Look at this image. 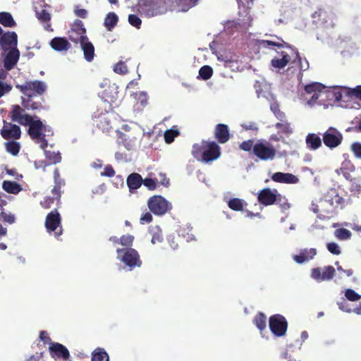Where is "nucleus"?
<instances>
[{
	"mask_svg": "<svg viewBox=\"0 0 361 361\" xmlns=\"http://www.w3.org/2000/svg\"><path fill=\"white\" fill-rule=\"evenodd\" d=\"M114 71L116 73L124 75L128 72V69L124 62L119 61L114 66Z\"/></svg>",
	"mask_w": 361,
	"mask_h": 361,
	"instance_id": "obj_53",
	"label": "nucleus"
},
{
	"mask_svg": "<svg viewBox=\"0 0 361 361\" xmlns=\"http://www.w3.org/2000/svg\"><path fill=\"white\" fill-rule=\"evenodd\" d=\"M44 151L47 159L49 161V164H56L61 162V157L59 152L46 150V148L44 149ZM47 166V164H45V166Z\"/></svg>",
	"mask_w": 361,
	"mask_h": 361,
	"instance_id": "obj_42",
	"label": "nucleus"
},
{
	"mask_svg": "<svg viewBox=\"0 0 361 361\" xmlns=\"http://www.w3.org/2000/svg\"><path fill=\"white\" fill-rule=\"evenodd\" d=\"M343 140V134L334 127L329 128L322 135V141L324 145L331 149L338 147Z\"/></svg>",
	"mask_w": 361,
	"mask_h": 361,
	"instance_id": "obj_11",
	"label": "nucleus"
},
{
	"mask_svg": "<svg viewBox=\"0 0 361 361\" xmlns=\"http://www.w3.org/2000/svg\"><path fill=\"white\" fill-rule=\"evenodd\" d=\"M128 23L130 25L137 29H140L142 25V20L135 14H130L128 18Z\"/></svg>",
	"mask_w": 361,
	"mask_h": 361,
	"instance_id": "obj_49",
	"label": "nucleus"
},
{
	"mask_svg": "<svg viewBox=\"0 0 361 361\" xmlns=\"http://www.w3.org/2000/svg\"><path fill=\"white\" fill-rule=\"evenodd\" d=\"M50 355L55 360L62 358L67 360L70 357L68 350L59 343L53 342L49 347Z\"/></svg>",
	"mask_w": 361,
	"mask_h": 361,
	"instance_id": "obj_18",
	"label": "nucleus"
},
{
	"mask_svg": "<svg viewBox=\"0 0 361 361\" xmlns=\"http://www.w3.org/2000/svg\"><path fill=\"white\" fill-rule=\"evenodd\" d=\"M29 126L27 133L30 138L36 143L39 144L42 149L47 148L48 142L45 139V132L47 131V127L42 123L39 119L34 120V117H31V121L27 124Z\"/></svg>",
	"mask_w": 361,
	"mask_h": 361,
	"instance_id": "obj_4",
	"label": "nucleus"
},
{
	"mask_svg": "<svg viewBox=\"0 0 361 361\" xmlns=\"http://www.w3.org/2000/svg\"><path fill=\"white\" fill-rule=\"evenodd\" d=\"M80 44L83 51L85 59L88 62H91L94 57V47L93 44L89 41V39L81 42Z\"/></svg>",
	"mask_w": 361,
	"mask_h": 361,
	"instance_id": "obj_30",
	"label": "nucleus"
},
{
	"mask_svg": "<svg viewBox=\"0 0 361 361\" xmlns=\"http://www.w3.org/2000/svg\"><path fill=\"white\" fill-rule=\"evenodd\" d=\"M173 0H139L133 10L142 16L153 17L167 12Z\"/></svg>",
	"mask_w": 361,
	"mask_h": 361,
	"instance_id": "obj_1",
	"label": "nucleus"
},
{
	"mask_svg": "<svg viewBox=\"0 0 361 361\" xmlns=\"http://www.w3.org/2000/svg\"><path fill=\"white\" fill-rule=\"evenodd\" d=\"M33 97H27V98H22V106L27 110H42L44 109V106L41 102H35L32 99Z\"/></svg>",
	"mask_w": 361,
	"mask_h": 361,
	"instance_id": "obj_32",
	"label": "nucleus"
},
{
	"mask_svg": "<svg viewBox=\"0 0 361 361\" xmlns=\"http://www.w3.org/2000/svg\"><path fill=\"white\" fill-rule=\"evenodd\" d=\"M118 22V16L114 12H109L104 18V25L108 31H112Z\"/></svg>",
	"mask_w": 361,
	"mask_h": 361,
	"instance_id": "obj_35",
	"label": "nucleus"
},
{
	"mask_svg": "<svg viewBox=\"0 0 361 361\" xmlns=\"http://www.w3.org/2000/svg\"><path fill=\"white\" fill-rule=\"evenodd\" d=\"M350 149L357 158L361 159V143L357 142H353L351 145Z\"/></svg>",
	"mask_w": 361,
	"mask_h": 361,
	"instance_id": "obj_61",
	"label": "nucleus"
},
{
	"mask_svg": "<svg viewBox=\"0 0 361 361\" xmlns=\"http://www.w3.org/2000/svg\"><path fill=\"white\" fill-rule=\"evenodd\" d=\"M221 148L214 141L202 140L192 145V154L197 160L208 163L216 160L221 156Z\"/></svg>",
	"mask_w": 361,
	"mask_h": 361,
	"instance_id": "obj_2",
	"label": "nucleus"
},
{
	"mask_svg": "<svg viewBox=\"0 0 361 361\" xmlns=\"http://www.w3.org/2000/svg\"><path fill=\"white\" fill-rule=\"evenodd\" d=\"M56 200L54 197H47L44 199L43 201L41 202V205L45 208H50L51 206L54 203V201Z\"/></svg>",
	"mask_w": 361,
	"mask_h": 361,
	"instance_id": "obj_63",
	"label": "nucleus"
},
{
	"mask_svg": "<svg viewBox=\"0 0 361 361\" xmlns=\"http://www.w3.org/2000/svg\"><path fill=\"white\" fill-rule=\"evenodd\" d=\"M134 241V236L130 234L123 235L120 238V244L123 246L130 247Z\"/></svg>",
	"mask_w": 361,
	"mask_h": 361,
	"instance_id": "obj_50",
	"label": "nucleus"
},
{
	"mask_svg": "<svg viewBox=\"0 0 361 361\" xmlns=\"http://www.w3.org/2000/svg\"><path fill=\"white\" fill-rule=\"evenodd\" d=\"M252 154L262 161L273 160L276 155L274 147L266 140H258L254 145Z\"/></svg>",
	"mask_w": 361,
	"mask_h": 361,
	"instance_id": "obj_6",
	"label": "nucleus"
},
{
	"mask_svg": "<svg viewBox=\"0 0 361 361\" xmlns=\"http://www.w3.org/2000/svg\"><path fill=\"white\" fill-rule=\"evenodd\" d=\"M91 361H109V355L104 349L98 348L92 353Z\"/></svg>",
	"mask_w": 361,
	"mask_h": 361,
	"instance_id": "obj_44",
	"label": "nucleus"
},
{
	"mask_svg": "<svg viewBox=\"0 0 361 361\" xmlns=\"http://www.w3.org/2000/svg\"><path fill=\"white\" fill-rule=\"evenodd\" d=\"M152 219L153 218L151 213L149 212H147L141 216L140 223L141 224H149L152 221Z\"/></svg>",
	"mask_w": 361,
	"mask_h": 361,
	"instance_id": "obj_64",
	"label": "nucleus"
},
{
	"mask_svg": "<svg viewBox=\"0 0 361 361\" xmlns=\"http://www.w3.org/2000/svg\"><path fill=\"white\" fill-rule=\"evenodd\" d=\"M111 117L108 113L100 114L96 120L97 127L103 132H109L112 129Z\"/></svg>",
	"mask_w": 361,
	"mask_h": 361,
	"instance_id": "obj_25",
	"label": "nucleus"
},
{
	"mask_svg": "<svg viewBox=\"0 0 361 361\" xmlns=\"http://www.w3.org/2000/svg\"><path fill=\"white\" fill-rule=\"evenodd\" d=\"M20 57V51L17 48H12L4 59V66L10 71L16 65Z\"/></svg>",
	"mask_w": 361,
	"mask_h": 361,
	"instance_id": "obj_23",
	"label": "nucleus"
},
{
	"mask_svg": "<svg viewBox=\"0 0 361 361\" xmlns=\"http://www.w3.org/2000/svg\"><path fill=\"white\" fill-rule=\"evenodd\" d=\"M16 218L14 214L2 211L0 213V222L3 224H13L16 222Z\"/></svg>",
	"mask_w": 361,
	"mask_h": 361,
	"instance_id": "obj_48",
	"label": "nucleus"
},
{
	"mask_svg": "<svg viewBox=\"0 0 361 361\" xmlns=\"http://www.w3.org/2000/svg\"><path fill=\"white\" fill-rule=\"evenodd\" d=\"M212 75L213 69L211 66L207 65L203 66L199 71V77L204 80L210 79Z\"/></svg>",
	"mask_w": 361,
	"mask_h": 361,
	"instance_id": "obj_46",
	"label": "nucleus"
},
{
	"mask_svg": "<svg viewBox=\"0 0 361 361\" xmlns=\"http://www.w3.org/2000/svg\"><path fill=\"white\" fill-rule=\"evenodd\" d=\"M50 46L57 51H66L70 49L71 44L65 37H54L50 42Z\"/></svg>",
	"mask_w": 361,
	"mask_h": 361,
	"instance_id": "obj_28",
	"label": "nucleus"
},
{
	"mask_svg": "<svg viewBox=\"0 0 361 361\" xmlns=\"http://www.w3.org/2000/svg\"><path fill=\"white\" fill-rule=\"evenodd\" d=\"M279 42H274L271 40H264V39H259L257 41V44L260 48H267L269 46H274L277 47L279 48H287L289 51H291V54L293 56H295V59L293 60V62H295V59H298L299 63H300V68L301 71H305L309 67V63L307 61L305 60V63L302 61V59L300 56V54L298 51L293 49L290 45H289L288 43L284 42L282 39L278 38Z\"/></svg>",
	"mask_w": 361,
	"mask_h": 361,
	"instance_id": "obj_5",
	"label": "nucleus"
},
{
	"mask_svg": "<svg viewBox=\"0 0 361 361\" xmlns=\"http://www.w3.org/2000/svg\"><path fill=\"white\" fill-rule=\"evenodd\" d=\"M275 128L278 130L279 133H283L289 135L293 133V129L290 124L286 120L284 121L278 122L275 124Z\"/></svg>",
	"mask_w": 361,
	"mask_h": 361,
	"instance_id": "obj_41",
	"label": "nucleus"
},
{
	"mask_svg": "<svg viewBox=\"0 0 361 361\" xmlns=\"http://www.w3.org/2000/svg\"><path fill=\"white\" fill-rule=\"evenodd\" d=\"M336 270L332 266H326L324 268H314L311 271V276L318 281H329L335 276Z\"/></svg>",
	"mask_w": 361,
	"mask_h": 361,
	"instance_id": "obj_17",
	"label": "nucleus"
},
{
	"mask_svg": "<svg viewBox=\"0 0 361 361\" xmlns=\"http://www.w3.org/2000/svg\"><path fill=\"white\" fill-rule=\"evenodd\" d=\"M252 18L247 13L245 16V18L243 19L238 24L240 25L243 28L247 29L252 25Z\"/></svg>",
	"mask_w": 361,
	"mask_h": 361,
	"instance_id": "obj_62",
	"label": "nucleus"
},
{
	"mask_svg": "<svg viewBox=\"0 0 361 361\" xmlns=\"http://www.w3.org/2000/svg\"><path fill=\"white\" fill-rule=\"evenodd\" d=\"M37 18L43 23H48L51 20L49 13L45 9H42L40 12L37 13Z\"/></svg>",
	"mask_w": 361,
	"mask_h": 361,
	"instance_id": "obj_55",
	"label": "nucleus"
},
{
	"mask_svg": "<svg viewBox=\"0 0 361 361\" xmlns=\"http://www.w3.org/2000/svg\"><path fill=\"white\" fill-rule=\"evenodd\" d=\"M86 29L84 27L82 20L77 19L71 25L68 31V37L70 40L75 43H80L81 42L88 39L85 35Z\"/></svg>",
	"mask_w": 361,
	"mask_h": 361,
	"instance_id": "obj_13",
	"label": "nucleus"
},
{
	"mask_svg": "<svg viewBox=\"0 0 361 361\" xmlns=\"http://www.w3.org/2000/svg\"><path fill=\"white\" fill-rule=\"evenodd\" d=\"M116 252L120 260L130 269L135 267H140L141 266L142 261L136 250L131 247L118 248Z\"/></svg>",
	"mask_w": 361,
	"mask_h": 361,
	"instance_id": "obj_9",
	"label": "nucleus"
},
{
	"mask_svg": "<svg viewBox=\"0 0 361 361\" xmlns=\"http://www.w3.org/2000/svg\"><path fill=\"white\" fill-rule=\"evenodd\" d=\"M317 253L315 248H305L300 250L299 254L294 255L293 258L298 264H302L312 259Z\"/></svg>",
	"mask_w": 361,
	"mask_h": 361,
	"instance_id": "obj_24",
	"label": "nucleus"
},
{
	"mask_svg": "<svg viewBox=\"0 0 361 361\" xmlns=\"http://www.w3.org/2000/svg\"><path fill=\"white\" fill-rule=\"evenodd\" d=\"M247 205V203L242 199L234 197L231 199L228 202V207L236 212L243 211L244 207Z\"/></svg>",
	"mask_w": 361,
	"mask_h": 361,
	"instance_id": "obj_38",
	"label": "nucleus"
},
{
	"mask_svg": "<svg viewBox=\"0 0 361 361\" xmlns=\"http://www.w3.org/2000/svg\"><path fill=\"white\" fill-rule=\"evenodd\" d=\"M312 17L313 18L314 23L321 26L326 25V24L331 20L330 15L322 8H319L312 13Z\"/></svg>",
	"mask_w": 361,
	"mask_h": 361,
	"instance_id": "obj_26",
	"label": "nucleus"
},
{
	"mask_svg": "<svg viewBox=\"0 0 361 361\" xmlns=\"http://www.w3.org/2000/svg\"><path fill=\"white\" fill-rule=\"evenodd\" d=\"M0 133L5 140H18L21 136V130L16 124L4 121V126Z\"/></svg>",
	"mask_w": 361,
	"mask_h": 361,
	"instance_id": "obj_16",
	"label": "nucleus"
},
{
	"mask_svg": "<svg viewBox=\"0 0 361 361\" xmlns=\"http://www.w3.org/2000/svg\"><path fill=\"white\" fill-rule=\"evenodd\" d=\"M179 135V131L177 129H169L164 132V140L167 144H170L173 142L176 137Z\"/></svg>",
	"mask_w": 361,
	"mask_h": 361,
	"instance_id": "obj_47",
	"label": "nucleus"
},
{
	"mask_svg": "<svg viewBox=\"0 0 361 361\" xmlns=\"http://www.w3.org/2000/svg\"><path fill=\"white\" fill-rule=\"evenodd\" d=\"M5 148L8 153L13 156H16L20 152V145L19 142L16 141H8L5 143Z\"/></svg>",
	"mask_w": 361,
	"mask_h": 361,
	"instance_id": "obj_45",
	"label": "nucleus"
},
{
	"mask_svg": "<svg viewBox=\"0 0 361 361\" xmlns=\"http://www.w3.org/2000/svg\"><path fill=\"white\" fill-rule=\"evenodd\" d=\"M152 234L151 243L152 244L160 243L164 240V236L161 229L159 226H155L150 230Z\"/></svg>",
	"mask_w": 361,
	"mask_h": 361,
	"instance_id": "obj_43",
	"label": "nucleus"
},
{
	"mask_svg": "<svg viewBox=\"0 0 361 361\" xmlns=\"http://www.w3.org/2000/svg\"><path fill=\"white\" fill-rule=\"evenodd\" d=\"M142 184L146 186L149 190H153L157 188V180L149 178L143 179Z\"/></svg>",
	"mask_w": 361,
	"mask_h": 361,
	"instance_id": "obj_60",
	"label": "nucleus"
},
{
	"mask_svg": "<svg viewBox=\"0 0 361 361\" xmlns=\"http://www.w3.org/2000/svg\"><path fill=\"white\" fill-rule=\"evenodd\" d=\"M150 212L157 216H162L172 209L171 204L161 195H154L147 200Z\"/></svg>",
	"mask_w": 361,
	"mask_h": 361,
	"instance_id": "obj_7",
	"label": "nucleus"
},
{
	"mask_svg": "<svg viewBox=\"0 0 361 361\" xmlns=\"http://www.w3.org/2000/svg\"><path fill=\"white\" fill-rule=\"evenodd\" d=\"M271 178L273 181L281 183L295 184L299 182V178L296 176L289 173L276 172Z\"/></svg>",
	"mask_w": 361,
	"mask_h": 361,
	"instance_id": "obj_21",
	"label": "nucleus"
},
{
	"mask_svg": "<svg viewBox=\"0 0 361 361\" xmlns=\"http://www.w3.org/2000/svg\"><path fill=\"white\" fill-rule=\"evenodd\" d=\"M0 23L7 27H13L16 25L12 15L8 12H0Z\"/></svg>",
	"mask_w": 361,
	"mask_h": 361,
	"instance_id": "obj_37",
	"label": "nucleus"
},
{
	"mask_svg": "<svg viewBox=\"0 0 361 361\" xmlns=\"http://www.w3.org/2000/svg\"><path fill=\"white\" fill-rule=\"evenodd\" d=\"M253 323L260 331H262L267 327L266 315L261 312H258L253 319Z\"/></svg>",
	"mask_w": 361,
	"mask_h": 361,
	"instance_id": "obj_40",
	"label": "nucleus"
},
{
	"mask_svg": "<svg viewBox=\"0 0 361 361\" xmlns=\"http://www.w3.org/2000/svg\"><path fill=\"white\" fill-rule=\"evenodd\" d=\"M0 42L2 46H10L12 48H16L18 43V36L15 32H8L1 35Z\"/></svg>",
	"mask_w": 361,
	"mask_h": 361,
	"instance_id": "obj_31",
	"label": "nucleus"
},
{
	"mask_svg": "<svg viewBox=\"0 0 361 361\" xmlns=\"http://www.w3.org/2000/svg\"><path fill=\"white\" fill-rule=\"evenodd\" d=\"M257 201L264 207L276 204L284 212L290 208L288 199L280 194L276 189L263 188L257 194Z\"/></svg>",
	"mask_w": 361,
	"mask_h": 361,
	"instance_id": "obj_3",
	"label": "nucleus"
},
{
	"mask_svg": "<svg viewBox=\"0 0 361 361\" xmlns=\"http://www.w3.org/2000/svg\"><path fill=\"white\" fill-rule=\"evenodd\" d=\"M324 88V85L317 82L305 86L303 96L309 105H313L316 103Z\"/></svg>",
	"mask_w": 361,
	"mask_h": 361,
	"instance_id": "obj_12",
	"label": "nucleus"
},
{
	"mask_svg": "<svg viewBox=\"0 0 361 361\" xmlns=\"http://www.w3.org/2000/svg\"><path fill=\"white\" fill-rule=\"evenodd\" d=\"M115 173H116L115 170L114 169L112 166L109 164V165L105 166L104 171L102 172H101V176L111 178V177L114 176Z\"/></svg>",
	"mask_w": 361,
	"mask_h": 361,
	"instance_id": "obj_58",
	"label": "nucleus"
},
{
	"mask_svg": "<svg viewBox=\"0 0 361 361\" xmlns=\"http://www.w3.org/2000/svg\"><path fill=\"white\" fill-rule=\"evenodd\" d=\"M350 190L353 192L360 193L361 192L360 180L357 178H353L350 180Z\"/></svg>",
	"mask_w": 361,
	"mask_h": 361,
	"instance_id": "obj_52",
	"label": "nucleus"
},
{
	"mask_svg": "<svg viewBox=\"0 0 361 361\" xmlns=\"http://www.w3.org/2000/svg\"><path fill=\"white\" fill-rule=\"evenodd\" d=\"M118 140L117 144L118 145H123L127 150H132L135 145L136 137L133 136L130 133H124L120 131H117Z\"/></svg>",
	"mask_w": 361,
	"mask_h": 361,
	"instance_id": "obj_20",
	"label": "nucleus"
},
{
	"mask_svg": "<svg viewBox=\"0 0 361 361\" xmlns=\"http://www.w3.org/2000/svg\"><path fill=\"white\" fill-rule=\"evenodd\" d=\"M271 111L273 112L277 119H279L280 121H284V120L286 118L285 113L281 111L279 104L272 95H271Z\"/></svg>",
	"mask_w": 361,
	"mask_h": 361,
	"instance_id": "obj_34",
	"label": "nucleus"
},
{
	"mask_svg": "<svg viewBox=\"0 0 361 361\" xmlns=\"http://www.w3.org/2000/svg\"><path fill=\"white\" fill-rule=\"evenodd\" d=\"M11 89L12 86L10 84L0 80V98L8 93Z\"/></svg>",
	"mask_w": 361,
	"mask_h": 361,
	"instance_id": "obj_59",
	"label": "nucleus"
},
{
	"mask_svg": "<svg viewBox=\"0 0 361 361\" xmlns=\"http://www.w3.org/2000/svg\"><path fill=\"white\" fill-rule=\"evenodd\" d=\"M270 331L277 337L286 334L288 329V322L281 314H276L271 316L269 319Z\"/></svg>",
	"mask_w": 361,
	"mask_h": 361,
	"instance_id": "obj_10",
	"label": "nucleus"
},
{
	"mask_svg": "<svg viewBox=\"0 0 361 361\" xmlns=\"http://www.w3.org/2000/svg\"><path fill=\"white\" fill-rule=\"evenodd\" d=\"M345 298L352 302L358 301L361 298V295L357 293L354 290L348 288L345 292Z\"/></svg>",
	"mask_w": 361,
	"mask_h": 361,
	"instance_id": "obj_51",
	"label": "nucleus"
},
{
	"mask_svg": "<svg viewBox=\"0 0 361 361\" xmlns=\"http://www.w3.org/2000/svg\"><path fill=\"white\" fill-rule=\"evenodd\" d=\"M355 166L353 164H350L349 167L345 166V164L343 163L341 168L336 170V172L338 175H343V177L348 180H350L354 177L351 175V172L355 171Z\"/></svg>",
	"mask_w": 361,
	"mask_h": 361,
	"instance_id": "obj_39",
	"label": "nucleus"
},
{
	"mask_svg": "<svg viewBox=\"0 0 361 361\" xmlns=\"http://www.w3.org/2000/svg\"><path fill=\"white\" fill-rule=\"evenodd\" d=\"M2 188L6 192L13 195L18 194L23 190L19 183L11 180H4Z\"/></svg>",
	"mask_w": 361,
	"mask_h": 361,
	"instance_id": "obj_33",
	"label": "nucleus"
},
{
	"mask_svg": "<svg viewBox=\"0 0 361 361\" xmlns=\"http://www.w3.org/2000/svg\"><path fill=\"white\" fill-rule=\"evenodd\" d=\"M307 147L310 150H316L322 147V140L315 133H309L305 138Z\"/></svg>",
	"mask_w": 361,
	"mask_h": 361,
	"instance_id": "obj_29",
	"label": "nucleus"
},
{
	"mask_svg": "<svg viewBox=\"0 0 361 361\" xmlns=\"http://www.w3.org/2000/svg\"><path fill=\"white\" fill-rule=\"evenodd\" d=\"M18 89L26 97L42 95L47 90L46 83L41 80L25 81L22 85H17Z\"/></svg>",
	"mask_w": 361,
	"mask_h": 361,
	"instance_id": "obj_8",
	"label": "nucleus"
},
{
	"mask_svg": "<svg viewBox=\"0 0 361 361\" xmlns=\"http://www.w3.org/2000/svg\"><path fill=\"white\" fill-rule=\"evenodd\" d=\"M54 185H59L61 186L65 185V180L61 178L59 170L56 168L54 171Z\"/></svg>",
	"mask_w": 361,
	"mask_h": 361,
	"instance_id": "obj_57",
	"label": "nucleus"
},
{
	"mask_svg": "<svg viewBox=\"0 0 361 361\" xmlns=\"http://www.w3.org/2000/svg\"><path fill=\"white\" fill-rule=\"evenodd\" d=\"M142 183L143 179L141 175L137 173H130L126 180L127 185L130 192L138 189L142 185Z\"/></svg>",
	"mask_w": 361,
	"mask_h": 361,
	"instance_id": "obj_27",
	"label": "nucleus"
},
{
	"mask_svg": "<svg viewBox=\"0 0 361 361\" xmlns=\"http://www.w3.org/2000/svg\"><path fill=\"white\" fill-rule=\"evenodd\" d=\"M25 109H26L23 106L21 107L18 104L13 105L9 112V116L11 121L17 122L22 126H27L31 121L32 116L26 114Z\"/></svg>",
	"mask_w": 361,
	"mask_h": 361,
	"instance_id": "obj_15",
	"label": "nucleus"
},
{
	"mask_svg": "<svg viewBox=\"0 0 361 361\" xmlns=\"http://www.w3.org/2000/svg\"><path fill=\"white\" fill-rule=\"evenodd\" d=\"M328 250L333 255H338L341 254V250L339 246L336 243H329L326 245Z\"/></svg>",
	"mask_w": 361,
	"mask_h": 361,
	"instance_id": "obj_56",
	"label": "nucleus"
},
{
	"mask_svg": "<svg viewBox=\"0 0 361 361\" xmlns=\"http://www.w3.org/2000/svg\"><path fill=\"white\" fill-rule=\"evenodd\" d=\"M214 137L220 144L227 142L231 136L227 125L219 123L215 126Z\"/></svg>",
	"mask_w": 361,
	"mask_h": 361,
	"instance_id": "obj_22",
	"label": "nucleus"
},
{
	"mask_svg": "<svg viewBox=\"0 0 361 361\" xmlns=\"http://www.w3.org/2000/svg\"><path fill=\"white\" fill-rule=\"evenodd\" d=\"M254 140H248L243 141L241 142L239 145V147L240 149L245 151V152H252L254 149Z\"/></svg>",
	"mask_w": 361,
	"mask_h": 361,
	"instance_id": "obj_54",
	"label": "nucleus"
},
{
	"mask_svg": "<svg viewBox=\"0 0 361 361\" xmlns=\"http://www.w3.org/2000/svg\"><path fill=\"white\" fill-rule=\"evenodd\" d=\"M61 216L56 211H52L49 213L45 219V227L49 233L54 231L56 237H59L62 234V229L60 226Z\"/></svg>",
	"mask_w": 361,
	"mask_h": 361,
	"instance_id": "obj_14",
	"label": "nucleus"
},
{
	"mask_svg": "<svg viewBox=\"0 0 361 361\" xmlns=\"http://www.w3.org/2000/svg\"><path fill=\"white\" fill-rule=\"evenodd\" d=\"M342 92L350 99L355 98L361 101V85H357L354 88L343 87Z\"/></svg>",
	"mask_w": 361,
	"mask_h": 361,
	"instance_id": "obj_36",
	"label": "nucleus"
},
{
	"mask_svg": "<svg viewBox=\"0 0 361 361\" xmlns=\"http://www.w3.org/2000/svg\"><path fill=\"white\" fill-rule=\"evenodd\" d=\"M279 56H276L271 60V65L274 68L282 69L285 68L291 61V51L288 53L286 51H279Z\"/></svg>",
	"mask_w": 361,
	"mask_h": 361,
	"instance_id": "obj_19",
	"label": "nucleus"
}]
</instances>
